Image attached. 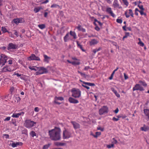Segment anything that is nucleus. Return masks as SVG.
<instances>
[{"mask_svg": "<svg viewBox=\"0 0 149 149\" xmlns=\"http://www.w3.org/2000/svg\"><path fill=\"white\" fill-rule=\"evenodd\" d=\"M50 138L54 141H58L61 138V130L59 127H55L54 129L49 131Z\"/></svg>", "mask_w": 149, "mask_h": 149, "instance_id": "f257e3e1", "label": "nucleus"}, {"mask_svg": "<svg viewBox=\"0 0 149 149\" xmlns=\"http://www.w3.org/2000/svg\"><path fill=\"white\" fill-rule=\"evenodd\" d=\"M72 96L75 98H79L81 95V92L80 90L75 88H72L71 90Z\"/></svg>", "mask_w": 149, "mask_h": 149, "instance_id": "f03ea898", "label": "nucleus"}, {"mask_svg": "<svg viewBox=\"0 0 149 149\" xmlns=\"http://www.w3.org/2000/svg\"><path fill=\"white\" fill-rule=\"evenodd\" d=\"M8 57L4 54H1L0 58V67H2L7 62Z\"/></svg>", "mask_w": 149, "mask_h": 149, "instance_id": "7ed1b4c3", "label": "nucleus"}, {"mask_svg": "<svg viewBox=\"0 0 149 149\" xmlns=\"http://www.w3.org/2000/svg\"><path fill=\"white\" fill-rule=\"evenodd\" d=\"M36 123V122H34L30 119H26L25 121L24 125L26 127L30 128L33 127Z\"/></svg>", "mask_w": 149, "mask_h": 149, "instance_id": "20e7f679", "label": "nucleus"}, {"mask_svg": "<svg viewBox=\"0 0 149 149\" xmlns=\"http://www.w3.org/2000/svg\"><path fill=\"white\" fill-rule=\"evenodd\" d=\"M71 133L69 131L65 130L63 132V137L64 139H68L71 136Z\"/></svg>", "mask_w": 149, "mask_h": 149, "instance_id": "39448f33", "label": "nucleus"}, {"mask_svg": "<svg viewBox=\"0 0 149 149\" xmlns=\"http://www.w3.org/2000/svg\"><path fill=\"white\" fill-rule=\"evenodd\" d=\"M133 91H135L139 90L140 91H143L144 90V88L142 86L139 84H136L133 87L132 89Z\"/></svg>", "mask_w": 149, "mask_h": 149, "instance_id": "423d86ee", "label": "nucleus"}, {"mask_svg": "<svg viewBox=\"0 0 149 149\" xmlns=\"http://www.w3.org/2000/svg\"><path fill=\"white\" fill-rule=\"evenodd\" d=\"M108 108L106 106H103L99 110V114L100 115H102L105 113L108 112Z\"/></svg>", "mask_w": 149, "mask_h": 149, "instance_id": "0eeeda50", "label": "nucleus"}, {"mask_svg": "<svg viewBox=\"0 0 149 149\" xmlns=\"http://www.w3.org/2000/svg\"><path fill=\"white\" fill-rule=\"evenodd\" d=\"M28 59L29 60H35V61H40V58L38 56H36L34 54H32L28 58Z\"/></svg>", "mask_w": 149, "mask_h": 149, "instance_id": "6e6552de", "label": "nucleus"}, {"mask_svg": "<svg viewBox=\"0 0 149 149\" xmlns=\"http://www.w3.org/2000/svg\"><path fill=\"white\" fill-rule=\"evenodd\" d=\"M18 45L12 43H9L8 47L7 49L9 50L10 49H15L17 48Z\"/></svg>", "mask_w": 149, "mask_h": 149, "instance_id": "1a4fd4ad", "label": "nucleus"}, {"mask_svg": "<svg viewBox=\"0 0 149 149\" xmlns=\"http://www.w3.org/2000/svg\"><path fill=\"white\" fill-rule=\"evenodd\" d=\"M41 74L47 73L48 70L46 68L43 67H38V70Z\"/></svg>", "mask_w": 149, "mask_h": 149, "instance_id": "9d476101", "label": "nucleus"}, {"mask_svg": "<svg viewBox=\"0 0 149 149\" xmlns=\"http://www.w3.org/2000/svg\"><path fill=\"white\" fill-rule=\"evenodd\" d=\"M24 113L23 112H21L18 113H14L13 114L12 117L13 118H17L19 117L20 116H23Z\"/></svg>", "mask_w": 149, "mask_h": 149, "instance_id": "9b49d317", "label": "nucleus"}, {"mask_svg": "<svg viewBox=\"0 0 149 149\" xmlns=\"http://www.w3.org/2000/svg\"><path fill=\"white\" fill-rule=\"evenodd\" d=\"M14 70H12L10 68V66L7 65L6 66L4 67L2 69V71L3 72H5L7 71L8 72H11Z\"/></svg>", "mask_w": 149, "mask_h": 149, "instance_id": "f8f14e48", "label": "nucleus"}, {"mask_svg": "<svg viewBox=\"0 0 149 149\" xmlns=\"http://www.w3.org/2000/svg\"><path fill=\"white\" fill-rule=\"evenodd\" d=\"M106 12L110 14L113 17H114L115 16V14L113 13L112 10L111 8L110 7H107V8Z\"/></svg>", "mask_w": 149, "mask_h": 149, "instance_id": "ddd939ff", "label": "nucleus"}, {"mask_svg": "<svg viewBox=\"0 0 149 149\" xmlns=\"http://www.w3.org/2000/svg\"><path fill=\"white\" fill-rule=\"evenodd\" d=\"M13 20L14 23L16 24L19 23H23L24 22V19L22 18L15 19Z\"/></svg>", "mask_w": 149, "mask_h": 149, "instance_id": "4468645a", "label": "nucleus"}, {"mask_svg": "<svg viewBox=\"0 0 149 149\" xmlns=\"http://www.w3.org/2000/svg\"><path fill=\"white\" fill-rule=\"evenodd\" d=\"M128 11H129V12L128 13L129 14H127V11H125V14L126 17L127 18H128L130 15L132 17H134V14L132 10L131 9H129Z\"/></svg>", "mask_w": 149, "mask_h": 149, "instance_id": "2eb2a0df", "label": "nucleus"}, {"mask_svg": "<svg viewBox=\"0 0 149 149\" xmlns=\"http://www.w3.org/2000/svg\"><path fill=\"white\" fill-rule=\"evenodd\" d=\"M71 123L72 125L74 128L75 130L80 127V125L78 123L75 121H71Z\"/></svg>", "mask_w": 149, "mask_h": 149, "instance_id": "dca6fc26", "label": "nucleus"}, {"mask_svg": "<svg viewBox=\"0 0 149 149\" xmlns=\"http://www.w3.org/2000/svg\"><path fill=\"white\" fill-rule=\"evenodd\" d=\"M69 101L71 103L77 104L79 103V101L71 97H70L68 99Z\"/></svg>", "mask_w": 149, "mask_h": 149, "instance_id": "f3484780", "label": "nucleus"}, {"mask_svg": "<svg viewBox=\"0 0 149 149\" xmlns=\"http://www.w3.org/2000/svg\"><path fill=\"white\" fill-rule=\"evenodd\" d=\"M64 40L65 42H67L69 40H71V38L70 36V34L69 33H68L64 37Z\"/></svg>", "mask_w": 149, "mask_h": 149, "instance_id": "a211bd4d", "label": "nucleus"}, {"mask_svg": "<svg viewBox=\"0 0 149 149\" xmlns=\"http://www.w3.org/2000/svg\"><path fill=\"white\" fill-rule=\"evenodd\" d=\"M113 6L114 8H120L119 7V4L118 3V1L117 0H114L113 2Z\"/></svg>", "mask_w": 149, "mask_h": 149, "instance_id": "6ab92c4d", "label": "nucleus"}, {"mask_svg": "<svg viewBox=\"0 0 149 149\" xmlns=\"http://www.w3.org/2000/svg\"><path fill=\"white\" fill-rule=\"evenodd\" d=\"M98 41L95 39H94L92 40L90 42V45H94L97 44Z\"/></svg>", "mask_w": 149, "mask_h": 149, "instance_id": "aec40b11", "label": "nucleus"}, {"mask_svg": "<svg viewBox=\"0 0 149 149\" xmlns=\"http://www.w3.org/2000/svg\"><path fill=\"white\" fill-rule=\"evenodd\" d=\"M69 33L70 36L73 37V38L74 39L77 38V37L76 34L74 32L70 31Z\"/></svg>", "mask_w": 149, "mask_h": 149, "instance_id": "412c9836", "label": "nucleus"}, {"mask_svg": "<svg viewBox=\"0 0 149 149\" xmlns=\"http://www.w3.org/2000/svg\"><path fill=\"white\" fill-rule=\"evenodd\" d=\"M80 81L82 82L83 84H84L87 85L88 86H95V84L93 83H91L89 82H86L84 81H82L80 80Z\"/></svg>", "mask_w": 149, "mask_h": 149, "instance_id": "4be33fe9", "label": "nucleus"}, {"mask_svg": "<svg viewBox=\"0 0 149 149\" xmlns=\"http://www.w3.org/2000/svg\"><path fill=\"white\" fill-rule=\"evenodd\" d=\"M43 56L44 58V61L47 63H48L49 60L50 59V58L45 54Z\"/></svg>", "mask_w": 149, "mask_h": 149, "instance_id": "5701e85b", "label": "nucleus"}, {"mask_svg": "<svg viewBox=\"0 0 149 149\" xmlns=\"http://www.w3.org/2000/svg\"><path fill=\"white\" fill-rule=\"evenodd\" d=\"M1 31H2L3 33H4L6 32H8L9 34H12L11 32L8 31L5 27H2Z\"/></svg>", "mask_w": 149, "mask_h": 149, "instance_id": "b1692460", "label": "nucleus"}, {"mask_svg": "<svg viewBox=\"0 0 149 149\" xmlns=\"http://www.w3.org/2000/svg\"><path fill=\"white\" fill-rule=\"evenodd\" d=\"M111 91L115 93L116 96L118 97H120V95L117 93L116 90L113 88H111Z\"/></svg>", "mask_w": 149, "mask_h": 149, "instance_id": "393cba45", "label": "nucleus"}, {"mask_svg": "<svg viewBox=\"0 0 149 149\" xmlns=\"http://www.w3.org/2000/svg\"><path fill=\"white\" fill-rule=\"evenodd\" d=\"M144 112L145 115L147 116L148 118L149 119V109H144Z\"/></svg>", "mask_w": 149, "mask_h": 149, "instance_id": "a878e982", "label": "nucleus"}, {"mask_svg": "<svg viewBox=\"0 0 149 149\" xmlns=\"http://www.w3.org/2000/svg\"><path fill=\"white\" fill-rule=\"evenodd\" d=\"M140 129L141 130L146 132L148 130L149 128L148 127H147L144 125V126L141 127Z\"/></svg>", "mask_w": 149, "mask_h": 149, "instance_id": "bb28decb", "label": "nucleus"}, {"mask_svg": "<svg viewBox=\"0 0 149 149\" xmlns=\"http://www.w3.org/2000/svg\"><path fill=\"white\" fill-rule=\"evenodd\" d=\"M29 68L31 70H34L35 71H37L38 70V67H37L36 66H29Z\"/></svg>", "mask_w": 149, "mask_h": 149, "instance_id": "cd10ccee", "label": "nucleus"}, {"mask_svg": "<svg viewBox=\"0 0 149 149\" xmlns=\"http://www.w3.org/2000/svg\"><path fill=\"white\" fill-rule=\"evenodd\" d=\"M118 67H117L116 69H115L112 72V73L111 74L110 77L109 78V79L110 80H111L112 79L114 74L115 72L116 71H117L118 70Z\"/></svg>", "mask_w": 149, "mask_h": 149, "instance_id": "c85d7f7f", "label": "nucleus"}, {"mask_svg": "<svg viewBox=\"0 0 149 149\" xmlns=\"http://www.w3.org/2000/svg\"><path fill=\"white\" fill-rule=\"evenodd\" d=\"M139 82L144 87H146L147 85V84L144 81L140 80L139 81Z\"/></svg>", "mask_w": 149, "mask_h": 149, "instance_id": "c756f323", "label": "nucleus"}, {"mask_svg": "<svg viewBox=\"0 0 149 149\" xmlns=\"http://www.w3.org/2000/svg\"><path fill=\"white\" fill-rule=\"evenodd\" d=\"M8 60V61H7V62L6 63H8L9 65H11L12 64L13 62H14V59L12 58H9Z\"/></svg>", "mask_w": 149, "mask_h": 149, "instance_id": "7c9ffc66", "label": "nucleus"}, {"mask_svg": "<svg viewBox=\"0 0 149 149\" xmlns=\"http://www.w3.org/2000/svg\"><path fill=\"white\" fill-rule=\"evenodd\" d=\"M76 42L78 47L79 48L83 51L84 52L85 50L83 49L82 45L79 43L78 41H77Z\"/></svg>", "mask_w": 149, "mask_h": 149, "instance_id": "2f4dec72", "label": "nucleus"}, {"mask_svg": "<svg viewBox=\"0 0 149 149\" xmlns=\"http://www.w3.org/2000/svg\"><path fill=\"white\" fill-rule=\"evenodd\" d=\"M51 8H60V6L57 4H53L51 6Z\"/></svg>", "mask_w": 149, "mask_h": 149, "instance_id": "473e14b6", "label": "nucleus"}, {"mask_svg": "<svg viewBox=\"0 0 149 149\" xmlns=\"http://www.w3.org/2000/svg\"><path fill=\"white\" fill-rule=\"evenodd\" d=\"M55 145L57 146H63L65 145V143H63L56 142L55 143Z\"/></svg>", "mask_w": 149, "mask_h": 149, "instance_id": "72a5a7b5", "label": "nucleus"}, {"mask_svg": "<svg viewBox=\"0 0 149 149\" xmlns=\"http://www.w3.org/2000/svg\"><path fill=\"white\" fill-rule=\"evenodd\" d=\"M38 26L41 29H43L45 28V25L44 24H39L38 25Z\"/></svg>", "mask_w": 149, "mask_h": 149, "instance_id": "f704fd0d", "label": "nucleus"}, {"mask_svg": "<svg viewBox=\"0 0 149 149\" xmlns=\"http://www.w3.org/2000/svg\"><path fill=\"white\" fill-rule=\"evenodd\" d=\"M42 8L41 7L36 8L34 9V11L35 13H37L40 11Z\"/></svg>", "mask_w": 149, "mask_h": 149, "instance_id": "c9c22d12", "label": "nucleus"}, {"mask_svg": "<svg viewBox=\"0 0 149 149\" xmlns=\"http://www.w3.org/2000/svg\"><path fill=\"white\" fill-rule=\"evenodd\" d=\"M54 99L56 100H59L60 101H63L64 100V98L63 97H55Z\"/></svg>", "mask_w": 149, "mask_h": 149, "instance_id": "e433bc0d", "label": "nucleus"}, {"mask_svg": "<svg viewBox=\"0 0 149 149\" xmlns=\"http://www.w3.org/2000/svg\"><path fill=\"white\" fill-rule=\"evenodd\" d=\"M30 135L32 137H34V136H36V134L33 131H31L30 133Z\"/></svg>", "mask_w": 149, "mask_h": 149, "instance_id": "4c0bfd02", "label": "nucleus"}, {"mask_svg": "<svg viewBox=\"0 0 149 149\" xmlns=\"http://www.w3.org/2000/svg\"><path fill=\"white\" fill-rule=\"evenodd\" d=\"M130 35V33L128 32H126L125 33V36H124L123 37V40H124V39L125 38H126L128 36Z\"/></svg>", "mask_w": 149, "mask_h": 149, "instance_id": "58836bf2", "label": "nucleus"}, {"mask_svg": "<svg viewBox=\"0 0 149 149\" xmlns=\"http://www.w3.org/2000/svg\"><path fill=\"white\" fill-rule=\"evenodd\" d=\"M71 64L74 65H79L80 64V63L78 61H74L72 62V63H71Z\"/></svg>", "mask_w": 149, "mask_h": 149, "instance_id": "ea45409f", "label": "nucleus"}, {"mask_svg": "<svg viewBox=\"0 0 149 149\" xmlns=\"http://www.w3.org/2000/svg\"><path fill=\"white\" fill-rule=\"evenodd\" d=\"M101 134V132H96L95 133V138H97V137Z\"/></svg>", "mask_w": 149, "mask_h": 149, "instance_id": "a19ab883", "label": "nucleus"}, {"mask_svg": "<svg viewBox=\"0 0 149 149\" xmlns=\"http://www.w3.org/2000/svg\"><path fill=\"white\" fill-rule=\"evenodd\" d=\"M124 4L127 6L129 5V3L127 0H122Z\"/></svg>", "mask_w": 149, "mask_h": 149, "instance_id": "79ce46f5", "label": "nucleus"}, {"mask_svg": "<svg viewBox=\"0 0 149 149\" xmlns=\"http://www.w3.org/2000/svg\"><path fill=\"white\" fill-rule=\"evenodd\" d=\"M49 146V144L45 145L43 146V149H47Z\"/></svg>", "mask_w": 149, "mask_h": 149, "instance_id": "37998d69", "label": "nucleus"}, {"mask_svg": "<svg viewBox=\"0 0 149 149\" xmlns=\"http://www.w3.org/2000/svg\"><path fill=\"white\" fill-rule=\"evenodd\" d=\"M138 6L141 10H144V9L143 8V6L142 5H140L139 4H138Z\"/></svg>", "mask_w": 149, "mask_h": 149, "instance_id": "c03bdc74", "label": "nucleus"}, {"mask_svg": "<svg viewBox=\"0 0 149 149\" xmlns=\"http://www.w3.org/2000/svg\"><path fill=\"white\" fill-rule=\"evenodd\" d=\"M114 146V144H111L107 145V147L109 148H113Z\"/></svg>", "mask_w": 149, "mask_h": 149, "instance_id": "a18cd8bd", "label": "nucleus"}, {"mask_svg": "<svg viewBox=\"0 0 149 149\" xmlns=\"http://www.w3.org/2000/svg\"><path fill=\"white\" fill-rule=\"evenodd\" d=\"M143 11L144 10H140L139 11V13L141 15H144V16H146V14L143 12Z\"/></svg>", "mask_w": 149, "mask_h": 149, "instance_id": "49530a36", "label": "nucleus"}, {"mask_svg": "<svg viewBox=\"0 0 149 149\" xmlns=\"http://www.w3.org/2000/svg\"><path fill=\"white\" fill-rule=\"evenodd\" d=\"M11 123H12L15 126H16L17 125L15 119H12V122Z\"/></svg>", "mask_w": 149, "mask_h": 149, "instance_id": "de8ad7c7", "label": "nucleus"}, {"mask_svg": "<svg viewBox=\"0 0 149 149\" xmlns=\"http://www.w3.org/2000/svg\"><path fill=\"white\" fill-rule=\"evenodd\" d=\"M138 44L141 47H143L144 46V44L143 42H142V41L140 42H138Z\"/></svg>", "mask_w": 149, "mask_h": 149, "instance_id": "09e8293b", "label": "nucleus"}, {"mask_svg": "<svg viewBox=\"0 0 149 149\" xmlns=\"http://www.w3.org/2000/svg\"><path fill=\"white\" fill-rule=\"evenodd\" d=\"M17 146H22L23 143L21 142H16L15 143Z\"/></svg>", "mask_w": 149, "mask_h": 149, "instance_id": "8fccbe9b", "label": "nucleus"}, {"mask_svg": "<svg viewBox=\"0 0 149 149\" xmlns=\"http://www.w3.org/2000/svg\"><path fill=\"white\" fill-rule=\"evenodd\" d=\"M117 143V141L115 138H113L112 139V143L113 144H116Z\"/></svg>", "mask_w": 149, "mask_h": 149, "instance_id": "3c124183", "label": "nucleus"}, {"mask_svg": "<svg viewBox=\"0 0 149 149\" xmlns=\"http://www.w3.org/2000/svg\"><path fill=\"white\" fill-rule=\"evenodd\" d=\"M116 22L118 23L121 24L122 22V20L121 19H116Z\"/></svg>", "mask_w": 149, "mask_h": 149, "instance_id": "603ef678", "label": "nucleus"}, {"mask_svg": "<svg viewBox=\"0 0 149 149\" xmlns=\"http://www.w3.org/2000/svg\"><path fill=\"white\" fill-rule=\"evenodd\" d=\"M11 146L13 148H15L17 147L16 143L14 142H13L11 144Z\"/></svg>", "mask_w": 149, "mask_h": 149, "instance_id": "864d4df0", "label": "nucleus"}, {"mask_svg": "<svg viewBox=\"0 0 149 149\" xmlns=\"http://www.w3.org/2000/svg\"><path fill=\"white\" fill-rule=\"evenodd\" d=\"M82 86L85 87V88H86L87 89H90L89 87L87 85H85V84H82Z\"/></svg>", "mask_w": 149, "mask_h": 149, "instance_id": "5fc2aeb1", "label": "nucleus"}, {"mask_svg": "<svg viewBox=\"0 0 149 149\" xmlns=\"http://www.w3.org/2000/svg\"><path fill=\"white\" fill-rule=\"evenodd\" d=\"M10 117L8 116V117L7 118H5L4 119V120L5 121H8L10 120Z\"/></svg>", "mask_w": 149, "mask_h": 149, "instance_id": "6e6d98bb", "label": "nucleus"}, {"mask_svg": "<svg viewBox=\"0 0 149 149\" xmlns=\"http://www.w3.org/2000/svg\"><path fill=\"white\" fill-rule=\"evenodd\" d=\"M82 28V27L80 25H78V26L77 27V29L78 30L80 31H81V29Z\"/></svg>", "mask_w": 149, "mask_h": 149, "instance_id": "4d7b16f0", "label": "nucleus"}, {"mask_svg": "<svg viewBox=\"0 0 149 149\" xmlns=\"http://www.w3.org/2000/svg\"><path fill=\"white\" fill-rule=\"evenodd\" d=\"M112 120L114 121H117L119 120L118 118H116L115 117H113L112 118Z\"/></svg>", "mask_w": 149, "mask_h": 149, "instance_id": "13d9d810", "label": "nucleus"}, {"mask_svg": "<svg viewBox=\"0 0 149 149\" xmlns=\"http://www.w3.org/2000/svg\"><path fill=\"white\" fill-rule=\"evenodd\" d=\"M124 75L125 79L126 80L128 78V76L125 73H124Z\"/></svg>", "mask_w": 149, "mask_h": 149, "instance_id": "bf43d9fd", "label": "nucleus"}, {"mask_svg": "<svg viewBox=\"0 0 149 149\" xmlns=\"http://www.w3.org/2000/svg\"><path fill=\"white\" fill-rule=\"evenodd\" d=\"M22 133L26 134L27 133V130L26 129H24L22 131Z\"/></svg>", "mask_w": 149, "mask_h": 149, "instance_id": "052dcab7", "label": "nucleus"}, {"mask_svg": "<svg viewBox=\"0 0 149 149\" xmlns=\"http://www.w3.org/2000/svg\"><path fill=\"white\" fill-rule=\"evenodd\" d=\"M34 111L36 112H38L39 111V109L38 107H36L34 108Z\"/></svg>", "mask_w": 149, "mask_h": 149, "instance_id": "680f3d73", "label": "nucleus"}, {"mask_svg": "<svg viewBox=\"0 0 149 149\" xmlns=\"http://www.w3.org/2000/svg\"><path fill=\"white\" fill-rule=\"evenodd\" d=\"M80 74L81 76L83 77H86V74L84 73H82V72H81Z\"/></svg>", "mask_w": 149, "mask_h": 149, "instance_id": "e2e57ef3", "label": "nucleus"}, {"mask_svg": "<svg viewBox=\"0 0 149 149\" xmlns=\"http://www.w3.org/2000/svg\"><path fill=\"white\" fill-rule=\"evenodd\" d=\"M89 68H90V67L89 66H86L84 68V70H88Z\"/></svg>", "mask_w": 149, "mask_h": 149, "instance_id": "0e129e2a", "label": "nucleus"}, {"mask_svg": "<svg viewBox=\"0 0 149 149\" xmlns=\"http://www.w3.org/2000/svg\"><path fill=\"white\" fill-rule=\"evenodd\" d=\"M97 129L98 130H100L101 131H103L104 130L103 128H102L100 127H97Z\"/></svg>", "mask_w": 149, "mask_h": 149, "instance_id": "69168bd1", "label": "nucleus"}, {"mask_svg": "<svg viewBox=\"0 0 149 149\" xmlns=\"http://www.w3.org/2000/svg\"><path fill=\"white\" fill-rule=\"evenodd\" d=\"M48 14V13L45 12L44 13V17H47V16Z\"/></svg>", "mask_w": 149, "mask_h": 149, "instance_id": "338daca9", "label": "nucleus"}, {"mask_svg": "<svg viewBox=\"0 0 149 149\" xmlns=\"http://www.w3.org/2000/svg\"><path fill=\"white\" fill-rule=\"evenodd\" d=\"M119 111V109L118 108H117L114 111V112L115 113H117Z\"/></svg>", "mask_w": 149, "mask_h": 149, "instance_id": "774afa93", "label": "nucleus"}]
</instances>
